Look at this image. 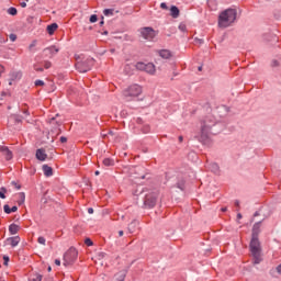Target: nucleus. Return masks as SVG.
I'll use <instances>...</instances> for the list:
<instances>
[{
    "label": "nucleus",
    "instance_id": "obj_1",
    "mask_svg": "<svg viewBox=\"0 0 281 281\" xmlns=\"http://www.w3.org/2000/svg\"><path fill=\"white\" fill-rule=\"evenodd\" d=\"M221 133V123L216 122L213 115H207L201 122L200 142H205L211 135H218Z\"/></svg>",
    "mask_w": 281,
    "mask_h": 281
},
{
    "label": "nucleus",
    "instance_id": "obj_2",
    "mask_svg": "<svg viewBox=\"0 0 281 281\" xmlns=\"http://www.w3.org/2000/svg\"><path fill=\"white\" fill-rule=\"evenodd\" d=\"M238 11L236 9H226L218 15V27H232L236 23Z\"/></svg>",
    "mask_w": 281,
    "mask_h": 281
},
{
    "label": "nucleus",
    "instance_id": "obj_3",
    "mask_svg": "<svg viewBox=\"0 0 281 281\" xmlns=\"http://www.w3.org/2000/svg\"><path fill=\"white\" fill-rule=\"evenodd\" d=\"M157 199H159V190L154 189L148 191L144 198V207L146 210H153L157 205Z\"/></svg>",
    "mask_w": 281,
    "mask_h": 281
},
{
    "label": "nucleus",
    "instance_id": "obj_4",
    "mask_svg": "<svg viewBox=\"0 0 281 281\" xmlns=\"http://www.w3.org/2000/svg\"><path fill=\"white\" fill-rule=\"evenodd\" d=\"M138 95H142V88L139 85H132L123 90V98L126 102H132V100H135Z\"/></svg>",
    "mask_w": 281,
    "mask_h": 281
},
{
    "label": "nucleus",
    "instance_id": "obj_5",
    "mask_svg": "<svg viewBox=\"0 0 281 281\" xmlns=\"http://www.w3.org/2000/svg\"><path fill=\"white\" fill-rule=\"evenodd\" d=\"M249 247L252 258L255 259V265H260V239H258V237H251Z\"/></svg>",
    "mask_w": 281,
    "mask_h": 281
},
{
    "label": "nucleus",
    "instance_id": "obj_6",
    "mask_svg": "<svg viewBox=\"0 0 281 281\" xmlns=\"http://www.w3.org/2000/svg\"><path fill=\"white\" fill-rule=\"evenodd\" d=\"M78 260V250L69 248L64 255V267H71Z\"/></svg>",
    "mask_w": 281,
    "mask_h": 281
},
{
    "label": "nucleus",
    "instance_id": "obj_7",
    "mask_svg": "<svg viewBox=\"0 0 281 281\" xmlns=\"http://www.w3.org/2000/svg\"><path fill=\"white\" fill-rule=\"evenodd\" d=\"M94 60L93 58H87L82 61H77L76 69L79 74H87V71H91V67H93Z\"/></svg>",
    "mask_w": 281,
    "mask_h": 281
},
{
    "label": "nucleus",
    "instance_id": "obj_8",
    "mask_svg": "<svg viewBox=\"0 0 281 281\" xmlns=\"http://www.w3.org/2000/svg\"><path fill=\"white\" fill-rule=\"evenodd\" d=\"M140 35L145 41H153L157 36V31L153 30L150 26L140 29Z\"/></svg>",
    "mask_w": 281,
    "mask_h": 281
},
{
    "label": "nucleus",
    "instance_id": "obj_9",
    "mask_svg": "<svg viewBox=\"0 0 281 281\" xmlns=\"http://www.w3.org/2000/svg\"><path fill=\"white\" fill-rule=\"evenodd\" d=\"M136 69H138V71H146V74H155V64L153 63H148V64H144L142 61H138L136 64Z\"/></svg>",
    "mask_w": 281,
    "mask_h": 281
},
{
    "label": "nucleus",
    "instance_id": "obj_10",
    "mask_svg": "<svg viewBox=\"0 0 281 281\" xmlns=\"http://www.w3.org/2000/svg\"><path fill=\"white\" fill-rule=\"evenodd\" d=\"M58 52H60V48L56 47V46H49L44 48L43 53L45 54V56H48V58H54V56H56V54H58Z\"/></svg>",
    "mask_w": 281,
    "mask_h": 281
},
{
    "label": "nucleus",
    "instance_id": "obj_11",
    "mask_svg": "<svg viewBox=\"0 0 281 281\" xmlns=\"http://www.w3.org/2000/svg\"><path fill=\"white\" fill-rule=\"evenodd\" d=\"M0 153L5 157L7 161H10L13 157L12 150L8 146H0Z\"/></svg>",
    "mask_w": 281,
    "mask_h": 281
},
{
    "label": "nucleus",
    "instance_id": "obj_12",
    "mask_svg": "<svg viewBox=\"0 0 281 281\" xmlns=\"http://www.w3.org/2000/svg\"><path fill=\"white\" fill-rule=\"evenodd\" d=\"M137 227H139V221L134 220L127 225V232L130 234H135L137 232Z\"/></svg>",
    "mask_w": 281,
    "mask_h": 281
},
{
    "label": "nucleus",
    "instance_id": "obj_13",
    "mask_svg": "<svg viewBox=\"0 0 281 281\" xmlns=\"http://www.w3.org/2000/svg\"><path fill=\"white\" fill-rule=\"evenodd\" d=\"M260 227H262L261 221L254 224L252 231H251V237L258 238V236L260 235Z\"/></svg>",
    "mask_w": 281,
    "mask_h": 281
},
{
    "label": "nucleus",
    "instance_id": "obj_14",
    "mask_svg": "<svg viewBox=\"0 0 281 281\" xmlns=\"http://www.w3.org/2000/svg\"><path fill=\"white\" fill-rule=\"evenodd\" d=\"M35 157L38 161H45V159H47V154L45 153V149L40 148L36 150Z\"/></svg>",
    "mask_w": 281,
    "mask_h": 281
},
{
    "label": "nucleus",
    "instance_id": "obj_15",
    "mask_svg": "<svg viewBox=\"0 0 281 281\" xmlns=\"http://www.w3.org/2000/svg\"><path fill=\"white\" fill-rule=\"evenodd\" d=\"M7 243H9V245H11V247H16L19 245V243H21V237H19V236L9 237V238H7Z\"/></svg>",
    "mask_w": 281,
    "mask_h": 281
},
{
    "label": "nucleus",
    "instance_id": "obj_16",
    "mask_svg": "<svg viewBox=\"0 0 281 281\" xmlns=\"http://www.w3.org/2000/svg\"><path fill=\"white\" fill-rule=\"evenodd\" d=\"M42 170L45 175V177H52L54 175V169L49 167V165H43Z\"/></svg>",
    "mask_w": 281,
    "mask_h": 281
},
{
    "label": "nucleus",
    "instance_id": "obj_17",
    "mask_svg": "<svg viewBox=\"0 0 281 281\" xmlns=\"http://www.w3.org/2000/svg\"><path fill=\"white\" fill-rule=\"evenodd\" d=\"M209 170H211V172H213L214 175H218L221 172V168L218 167V164L216 162H212L209 165Z\"/></svg>",
    "mask_w": 281,
    "mask_h": 281
},
{
    "label": "nucleus",
    "instance_id": "obj_18",
    "mask_svg": "<svg viewBox=\"0 0 281 281\" xmlns=\"http://www.w3.org/2000/svg\"><path fill=\"white\" fill-rule=\"evenodd\" d=\"M20 229H21V226L16 225L14 223L9 226V232L12 236H14V234H19Z\"/></svg>",
    "mask_w": 281,
    "mask_h": 281
},
{
    "label": "nucleus",
    "instance_id": "obj_19",
    "mask_svg": "<svg viewBox=\"0 0 281 281\" xmlns=\"http://www.w3.org/2000/svg\"><path fill=\"white\" fill-rule=\"evenodd\" d=\"M179 8H177L176 5H172L170 8V15L172 16V19H179Z\"/></svg>",
    "mask_w": 281,
    "mask_h": 281
},
{
    "label": "nucleus",
    "instance_id": "obj_20",
    "mask_svg": "<svg viewBox=\"0 0 281 281\" xmlns=\"http://www.w3.org/2000/svg\"><path fill=\"white\" fill-rule=\"evenodd\" d=\"M58 30V24L57 23H52L50 25H48L46 27V31L48 32V34L52 36V34H54V32H56Z\"/></svg>",
    "mask_w": 281,
    "mask_h": 281
},
{
    "label": "nucleus",
    "instance_id": "obj_21",
    "mask_svg": "<svg viewBox=\"0 0 281 281\" xmlns=\"http://www.w3.org/2000/svg\"><path fill=\"white\" fill-rule=\"evenodd\" d=\"M159 56L161 58L168 59L172 56V53H170V50H168V49H162L159 52Z\"/></svg>",
    "mask_w": 281,
    "mask_h": 281
},
{
    "label": "nucleus",
    "instance_id": "obj_22",
    "mask_svg": "<svg viewBox=\"0 0 281 281\" xmlns=\"http://www.w3.org/2000/svg\"><path fill=\"white\" fill-rule=\"evenodd\" d=\"M3 210H4L5 214H12V212H18L19 207L18 206H12L10 209V205L5 204L3 206Z\"/></svg>",
    "mask_w": 281,
    "mask_h": 281
},
{
    "label": "nucleus",
    "instance_id": "obj_23",
    "mask_svg": "<svg viewBox=\"0 0 281 281\" xmlns=\"http://www.w3.org/2000/svg\"><path fill=\"white\" fill-rule=\"evenodd\" d=\"M103 166H105L106 168H110L111 166H115V160H113L112 158H104Z\"/></svg>",
    "mask_w": 281,
    "mask_h": 281
},
{
    "label": "nucleus",
    "instance_id": "obj_24",
    "mask_svg": "<svg viewBox=\"0 0 281 281\" xmlns=\"http://www.w3.org/2000/svg\"><path fill=\"white\" fill-rule=\"evenodd\" d=\"M34 71H37L40 74H43V71H45V68H43V66H41V64H34L33 65Z\"/></svg>",
    "mask_w": 281,
    "mask_h": 281
},
{
    "label": "nucleus",
    "instance_id": "obj_25",
    "mask_svg": "<svg viewBox=\"0 0 281 281\" xmlns=\"http://www.w3.org/2000/svg\"><path fill=\"white\" fill-rule=\"evenodd\" d=\"M7 12H8V14H10L11 16H16V14H18L19 11L16 10V8L10 7Z\"/></svg>",
    "mask_w": 281,
    "mask_h": 281
},
{
    "label": "nucleus",
    "instance_id": "obj_26",
    "mask_svg": "<svg viewBox=\"0 0 281 281\" xmlns=\"http://www.w3.org/2000/svg\"><path fill=\"white\" fill-rule=\"evenodd\" d=\"M16 78H21V72H11L10 74L11 80H16Z\"/></svg>",
    "mask_w": 281,
    "mask_h": 281
},
{
    "label": "nucleus",
    "instance_id": "obj_27",
    "mask_svg": "<svg viewBox=\"0 0 281 281\" xmlns=\"http://www.w3.org/2000/svg\"><path fill=\"white\" fill-rule=\"evenodd\" d=\"M104 16H113V9H105L103 10Z\"/></svg>",
    "mask_w": 281,
    "mask_h": 281
},
{
    "label": "nucleus",
    "instance_id": "obj_28",
    "mask_svg": "<svg viewBox=\"0 0 281 281\" xmlns=\"http://www.w3.org/2000/svg\"><path fill=\"white\" fill-rule=\"evenodd\" d=\"M42 65L44 66V69H50L52 68V61H49V60H44L42 63Z\"/></svg>",
    "mask_w": 281,
    "mask_h": 281
},
{
    "label": "nucleus",
    "instance_id": "obj_29",
    "mask_svg": "<svg viewBox=\"0 0 281 281\" xmlns=\"http://www.w3.org/2000/svg\"><path fill=\"white\" fill-rule=\"evenodd\" d=\"M5 192H8L5 187L0 188V199H5Z\"/></svg>",
    "mask_w": 281,
    "mask_h": 281
},
{
    "label": "nucleus",
    "instance_id": "obj_30",
    "mask_svg": "<svg viewBox=\"0 0 281 281\" xmlns=\"http://www.w3.org/2000/svg\"><path fill=\"white\" fill-rule=\"evenodd\" d=\"M42 280H43V276L41 274H35V277L30 279V281H42Z\"/></svg>",
    "mask_w": 281,
    "mask_h": 281
},
{
    "label": "nucleus",
    "instance_id": "obj_31",
    "mask_svg": "<svg viewBox=\"0 0 281 281\" xmlns=\"http://www.w3.org/2000/svg\"><path fill=\"white\" fill-rule=\"evenodd\" d=\"M45 86V81L37 79L35 80V87H44Z\"/></svg>",
    "mask_w": 281,
    "mask_h": 281
},
{
    "label": "nucleus",
    "instance_id": "obj_32",
    "mask_svg": "<svg viewBox=\"0 0 281 281\" xmlns=\"http://www.w3.org/2000/svg\"><path fill=\"white\" fill-rule=\"evenodd\" d=\"M11 120H13V122H15V124H21L22 120L19 116H12Z\"/></svg>",
    "mask_w": 281,
    "mask_h": 281
},
{
    "label": "nucleus",
    "instance_id": "obj_33",
    "mask_svg": "<svg viewBox=\"0 0 281 281\" xmlns=\"http://www.w3.org/2000/svg\"><path fill=\"white\" fill-rule=\"evenodd\" d=\"M37 243H38L40 245H45V243H47V240L45 239V237H38V238H37Z\"/></svg>",
    "mask_w": 281,
    "mask_h": 281
},
{
    "label": "nucleus",
    "instance_id": "obj_34",
    "mask_svg": "<svg viewBox=\"0 0 281 281\" xmlns=\"http://www.w3.org/2000/svg\"><path fill=\"white\" fill-rule=\"evenodd\" d=\"M95 22H98V15L92 14V15L90 16V23H95Z\"/></svg>",
    "mask_w": 281,
    "mask_h": 281
},
{
    "label": "nucleus",
    "instance_id": "obj_35",
    "mask_svg": "<svg viewBox=\"0 0 281 281\" xmlns=\"http://www.w3.org/2000/svg\"><path fill=\"white\" fill-rule=\"evenodd\" d=\"M178 27H179L180 32H186V30H188V27L183 23H181Z\"/></svg>",
    "mask_w": 281,
    "mask_h": 281
},
{
    "label": "nucleus",
    "instance_id": "obj_36",
    "mask_svg": "<svg viewBox=\"0 0 281 281\" xmlns=\"http://www.w3.org/2000/svg\"><path fill=\"white\" fill-rule=\"evenodd\" d=\"M85 243H86V245H87L88 247H92V245H93V241L91 240V238H87V239L85 240Z\"/></svg>",
    "mask_w": 281,
    "mask_h": 281
},
{
    "label": "nucleus",
    "instance_id": "obj_37",
    "mask_svg": "<svg viewBox=\"0 0 281 281\" xmlns=\"http://www.w3.org/2000/svg\"><path fill=\"white\" fill-rule=\"evenodd\" d=\"M143 133H150V126L149 125H145L143 127Z\"/></svg>",
    "mask_w": 281,
    "mask_h": 281
},
{
    "label": "nucleus",
    "instance_id": "obj_38",
    "mask_svg": "<svg viewBox=\"0 0 281 281\" xmlns=\"http://www.w3.org/2000/svg\"><path fill=\"white\" fill-rule=\"evenodd\" d=\"M8 43V40L3 37V34L0 33V44Z\"/></svg>",
    "mask_w": 281,
    "mask_h": 281
},
{
    "label": "nucleus",
    "instance_id": "obj_39",
    "mask_svg": "<svg viewBox=\"0 0 281 281\" xmlns=\"http://www.w3.org/2000/svg\"><path fill=\"white\" fill-rule=\"evenodd\" d=\"M34 47H36V41H33L30 46L29 49L32 52V49H34Z\"/></svg>",
    "mask_w": 281,
    "mask_h": 281
},
{
    "label": "nucleus",
    "instance_id": "obj_40",
    "mask_svg": "<svg viewBox=\"0 0 281 281\" xmlns=\"http://www.w3.org/2000/svg\"><path fill=\"white\" fill-rule=\"evenodd\" d=\"M21 202L20 203H25V193L21 192L20 193Z\"/></svg>",
    "mask_w": 281,
    "mask_h": 281
},
{
    "label": "nucleus",
    "instance_id": "obj_41",
    "mask_svg": "<svg viewBox=\"0 0 281 281\" xmlns=\"http://www.w3.org/2000/svg\"><path fill=\"white\" fill-rule=\"evenodd\" d=\"M4 266L8 267V263L10 262V257L3 256Z\"/></svg>",
    "mask_w": 281,
    "mask_h": 281
},
{
    "label": "nucleus",
    "instance_id": "obj_42",
    "mask_svg": "<svg viewBox=\"0 0 281 281\" xmlns=\"http://www.w3.org/2000/svg\"><path fill=\"white\" fill-rule=\"evenodd\" d=\"M9 38H10V41H12V43H14V41H16V35L15 34H10Z\"/></svg>",
    "mask_w": 281,
    "mask_h": 281
},
{
    "label": "nucleus",
    "instance_id": "obj_43",
    "mask_svg": "<svg viewBox=\"0 0 281 281\" xmlns=\"http://www.w3.org/2000/svg\"><path fill=\"white\" fill-rule=\"evenodd\" d=\"M235 207H237V212L240 210V201L235 200Z\"/></svg>",
    "mask_w": 281,
    "mask_h": 281
},
{
    "label": "nucleus",
    "instance_id": "obj_44",
    "mask_svg": "<svg viewBox=\"0 0 281 281\" xmlns=\"http://www.w3.org/2000/svg\"><path fill=\"white\" fill-rule=\"evenodd\" d=\"M160 8H161V10H168V4H166V2H162L160 4Z\"/></svg>",
    "mask_w": 281,
    "mask_h": 281
},
{
    "label": "nucleus",
    "instance_id": "obj_45",
    "mask_svg": "<svg viewBox=\"0 0 281 281\" xmlns=\"http://www.w3.org/2000/svg\"><path fill=\"white\" fill-rule=\"evenodd\" d=\"M59 142H61V144H66V142H67V137L61 136V137L59 138Z\"/></svg>",
    "mask_w": 281,
    "mask_h": 281
},
{
    "label": "nucleus",
    "instance_id": "obj_46",
    "mask_svg": "<svg viewBox=\"0 0 281 281\" xmlns=\"http://www.w3.org/2000/svg\"><path fill=\"white\" fill-rule=\"evenodd\" d=\"M3 71H5V68L2 65H0V76L3 74Z\"/></svg>",
    "mask_w": 281,
    "mask_h": 281
},
{
    "label": "nucleus",
    "instance_id": "obj_47",
    "mask_svg": "<svg viewBox=\"0 0 281 281\" xmlns=\"http://www.w3.org/2000/svg\"><path fill=\"white\" fill-rule=\"evenodd\" d=\"M55 265H56L57 267H60V259H55Z\"/></svg>",
    "mask_w": 281,
    "mask_h": 281
},
{
    "label": "nucleus",
    "instance_id": "obj_48",
    "mask_svg": "<svg viewBox=\"0 0 281 281\" xmlns=\"http://www.w3.org/2000/svg\"><path fill=\"white\" fill-rule=\"evenodd\" d=\"M20 5H21V8H27V3L26 2H21Z\"/></svg>",
    "mask_w": 281,
    "mask_h": 281
},
{
    "label": "nucleus",
    "instance_id": "obj_49",
    "mask_svg": "<svg viewBox=\"0 0 281 281\" xmlns=\"http://www.w3.org/2000/svg\"><path fill=\"white\" fill-rule=\"evenodd\" d=\"M178 188H179L180 190H183V183L178 182Z\"/></svg>",
    "mask_w": 281,
    "mask_h": 281
},
{
    "label": "nucleus",
    "instance_id": "obj_50",
    "mask_svg": "<svg viewBox=\"0 0 281 281\" xmlns=\"http://www.w3.org/2000/svg\"><path fill=\"white\" fill-rule=\"evenodd\" d=\"M88 214H93V207L88 209Z\"/></svg>",
    "mask_w": 281,
    "mask_h": 281
},
{
    "label": "nucleus",
    "instance_id": "obj_51",
    "mask_svg": "<svg viewBox=\"0 0 281 281\" xmlns=\"http://www.w3.org/2000/svg\"><path fill=\"white\" fill-rule=\"evenodd\" d=\"M240 218H243V214L238 213L237 214V220L240 221Z\"/></svg>",
    "mask_w": 281,
    "mask_h": 281
},
{
    "label": "nucleus",
    "instance_id": "obj_52",
    "mask_svg": "<svg viewBox=\"0 0 281 281\" xmlns=\"http://www.w3.org/2000/svg\"><path fill=\"white\" fill-rule=\"evenodd\" d=\"M119 236L120 237L124 236V231H119Z\"/></svg>",
    "mask_w": 281,
    "mask_h": 281
},
{
    "label": "nucleus",
    "instance_id": "obj_53",
    "mask_svg": "<svg viewBox=\"0 0 281 281\" xmlns=\"http://www.w3.org/2000/svg\"><path fill=\"white\" fill-rule=\"evenodd\" d=\"M12 82H14V80H12L11 78L9 79V86L12 87Z\"/></svg>",
    "mask_w": 281,
    "mask_h": 281
},
{
    "label": "nucleus",
    "instance_id": "obj_54",
    "mask_svg": "<svg viewBox=\"0 0 281 281\" xmlns=\"http://www.w3.org/2000/svg\"><path fill=\"white\" fill-rule=\"evenodd\" d=\"M254 216L256 217V216H260V212H255V214H254Z\"/></svg>",
    "mask_w": 281,
    "mask_h": 281
},
{
    "label": "nucleus",
    "instance_id": "obj_55",
    "mask_svg": "<svg viewBox=\"0 0 281 281\" xmlns=\"http://www.w3.org/2000/svg\"><path fill=\"white\" fill-rule=\"evenodd\" d=\"M273 67H278V61L277 60L273 61Z\"/></svg>",
    "mask_w": 281,
    "mask_h": 281
},
{
    "label": "nucleus",
    "instance_id": "obj_56",
    "mask_svg": "<svg viewBox=\"0 0 281 281\" xmlns=\"http://www.w3.org/2000/svg\"><path fill=\"white\" fill-rule=\"evenodd\" d=\"M179 142L181 143V142H183V136H179Z\"/></svg>",
    "mask_w": 281,
    "mask_h": 281
},
{
    "label": "nucleus",
    "instance_id": "obj_57",
    "mask_svg": "<svg viewBox=\"0 0 281 281\" xmlns=\"http://www.w3.org/2000/svg\"><path fill=\"white\" fill-rule=\"evenodd\" d=\"M221 210H222V212H227V207L226 206L222 207Z\"/></svg>",
    "mask_w": 281,
    "mask_h": 281
},
{
    "label": "nucleus",
    "instance_id": "obj_58",
    "mask_svg": "<svg viewBox=\"0 0 281 281\" xmlns=\"http://www.w3.org/2000/svg\"><path fill=\"white\" fill-rule=\"evenodd\" d=\"M142 119H137V124H142Z\"/></svg>",
    "mask_w": 281,
    "mask_h": 281
},
{
    "label": "nucleus",
    "instance_id": "obj_59",
    "mask_svg": "<svg viewBox=\"0 0 281 281\" xmlns=\"http://www.w3.org/2000/svg\"><path fill=\"white\" fill-rule=\"evenodd\" d=\"M25 115H30V112L27 110L24 111Z\"/></svg>",
    "mask_w": 281,
    "mask_h": 281
},
{
    "label": "nucleus",
    "instance_id": "obj_60",
    "mask_svg": "<svg viewBox=\"0 0 281 281\" xmlns=\"http://www.w3.org/2000/svg\"><path fill=\"white\" fill-rule=\"evenodd\" d=\"M94 175H95V177H98V175H100V171H95Z\"/></svg>",
    "mask_w": 281,
    "mask_h": 281
},
{
    "label": "nucleus",
    "instance_id": "obj_61",
    "mask_svg": "<svg viewBox=\"0 0 281 281\" xmlns=\"http://www.w3.org/2000/svg\"><path fill=\"white\" fill-rule=\"evenodd\" d=\"M55 120H56V117H53V119L50 120V123L54 122Z\"/></svg>",
    "mask_w": 281,
    "mask_h": 281
},
{
    "label": "nucleus",
    "instance_id": "obj_62",
    "mask_svg": "<svg viewBox=\"0 0 281 281\" xmlns=\"http://www.w3.org/2000/svg\"><path fill=\"white\" fill-rule=\"evenodd\" d=\"M47 271H52V267H48V268H47Z\"/></svg>",
    "mask_w": 281,
    "mask_h": 281
},
{
    "label": "nucleus",
    "instance_id": "obj_63",
    "mask_svg": "<svg viewBox=\"0 0 281 281\" xmlns=\"http://www.w3.org/2000/svg\"><path fill=\"white\" fill-rule=\"evenodd\" d=\"M104 24V21H101V25H103Z\"/></svg>",
    "mask_w": 281,
    "mask_h": 281
},
{
    "label": "nucleus",
    "instance_id": "obj_64",
    "mask_svg": "<svg viewBox=\"0 0 281 281\" xmlns=\"http://www.w3.org/2000/svg\"><path fill=\"white\" fill-rule=\"evenodd\" d=\"M202 67H199V71H201Z\"/></svg>",
    "mask_w": 281,
    "mask_h": 281
}]
</instances>
